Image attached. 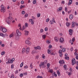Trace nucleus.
Masks as SVG:
<instances>
[{"label":"nucleus","instance_id":"obj_1","mask_svg":"<svg viewBox=\"0 0 78 78\" xmlns=\"http://www.w3.org/2000/svg\"><path fill=\"white\" fill-rule=\"evenodd\" d=\"M12 15V13H9V16L6 19V22L9 25L11 23V20H13V18L11 16Z\"/></svg>","mask_w":78,"mask_h":78},{"label":"nucleus","instance_id":"obj_2","mask_svg":"<svg viewBox=\"0 0 78 78\" xmlns=\"http://www.w3.org/2000/svg\"><path fill=\"white\" fill-rule=\"evenodd\" d=\"M75 59L73 58L71 61L72 62V64L73 66H74L75 64H76L77 66H78V62L76 61V62H75Z\"/></svg>","mask_w":78,"mask_h":78},{"label":"nucleus","instance_id":"obj_3","mask_svg":"<svg viewBox=\"0 0 78 78\" xmlns=\"http://www.w3.org/2000/svg\"><path fill=\"white\" fill-rule=\"evenodd\" d=\"M16 34H15V36L17 37L18 36L17 35L19 36H21L22 34H21V32L19 31V30H16Z\"/></svg>","mask_w":78,"mask_h":78},{"label":"nucleus","instance_id":"obj_4","mask_svg":"<svg viewBox=\"0 0 78 78\" xmlns=\"http://www.w3.org/2000/svg\"><path fill=\"white\" fill-rule=\"evenodd\" d=\"M42 66L43 68H44V67H45V65L44 62H41V63L39 64V66L40 68H41V67H42Z\"/></svg>","mask_w":78,"mask_h":78},{"label":"nucleus","instance_id":"obj_5","mask_svg":"<svg viewBox=\"0 0 78 78\" xmlns=\"http://www.w3.org/2000/svg\"><path fill=\"white\" fill-rule=\"evenodd\" d=\"M69 34L71 35V36H72V34H73V29H70L69 30Z\"/></svg>","mask_w":78,"mask_h":78},{"label":"nucleus","instance_id":"obj_6","mask_svg":"<svg viewBox=\"0 0 78 78\" xmlns=\"http://www.w3.org/2000/svg\"><path fill=\"white\" fill-rule=\"evenodd\" d=\"M67 54H65V56H66V57L65 58V59H66L67 60H69V57L67 56Z\"/></svg>","mask_w":78,"mask_h":78},{"label":"nucleus","instance_id":"obj_7","mask_svg":"<svg viewBox=\"0 0 78 78\" xmlns=\"http://www.w3.org/2000/svg\"><path fill=\"white\" fill-rule=\"evenodd\" d=\"M58 53L59 54L60 57H62V50H60L59 51Z\"/></svg>","mask_w":78,"mask_h":78},{"label":"nucleus","instance_id":"obj_8","mask_svg":"<svg viewBox=\"0 0 78 78\" xmlns=\"http://www.w3.org/2000/svg\"><path fill=\"white\" fill-rule=\"evenodd\" d=\"M24 31L25 32V33L24 34L26 36H27L28 35L29 32H28V31H27V30H25Z\"/></svg>","mask_w":78,"mask_h":78},{"label":"nucleus","instance_id":"obj_9","mask_svg":"<svg viewBox=\"0 0 78 78\" xmlns=\"http://www.w3.org/2000/svg\"><path fill=\"white\" fill-rule=\"evenodd\" d=\"M25 43L27 44H28L29 45H31V42H30V41L27 40L25 41Z\"/></svg>","mask_w":78,"mask_h":78},{"label":"nucleus","instance_id":"obj_10","mask_svg":"<svg viewBox=\"0 0 78 78\" xmlns=\"http://www.w3.org/2000/svg\"><path fill=\"white\" fill-rule=\"evenodd\" d=\"M2 31L3 33H6L7 31V30L5 28H3L2 29Z\"/></svg>","mask_w":78,"mask_h":78},{"label":"nucleus","instance_id":"obj_11","mask_svg":"<svg viewBox=\"0 0 78 78\" xmlns=\"http://www.w3.org/2000/svg\"><path fill=\"white\" fill-rule=\"evenodd\" d=\"M60 42H61L62 43L64 41V39L62 38H60Z\"/></svg>","mask_w":78,"mask_h":78},{"label":"nucleus","instance_id":"obj_12","mask_svg":"<svg viewBox=\"0 0 78 78\" xmlns=\"http://www.w3.org/2000/svg\"><path fill=\"white\" fill-rule=\"evenodd\" d=\"M59 64H64V60H60L59 61Z\"/></svg>","mask_w":78,"mask_h":78},{"label":"nucleus","instance_id":"obj_13","mask_svg":"<svg viewBox=\"0 0 78 78\" xmlns=\"http://www.w3.org/2000/svg\"><path fill=\"white\" fill-rule=\"evenodd\" d=\"M72 4V0H69V3L68 4V5L69 6L70 5H71Z\"/></svg>","mask_w":78,"mask_h":78},{"label":"nucleus","instance_id":"obj_14","mask_svg":"<svg viewBox=\"0 0 78 78\" xmlns=\"http://www.w3.org/2000/svg\"><path fill=\"white\" fill-rule=\"evenodd\" d=\"M30 51V48H28L26 49V52L27 53H28V52Z\"/></svg>","mask_w":78,"mask_h":78},{"label":"nucleus","instance_id":"obj_15","mask_svg":"<svg viewBox=\"0 0 78 78\" xmlns=\"http://www.w3.org/2000/svg\"><path fill=\"white\" fill-rule=\"evenodd\" d=\"M1 12H3H3H5V9L4 8H1Z\"/></svg>","mask_w":78,"mask_h":78},{"label":"nucleus","instance_id":"obj_16","mask_svg":"<svg viewBox=\"0 0 78 78\" xmlns=\"http://www.w3.org/2000/svg\"><path fill=\"white\" fill-rule=\"evenodd\" d=\"M15 59L14 58H12L11 60H10V63L12 64L13 62V61H14Z\"/></svg>","mask_w":78,"mask_h":78},{"label":"nucleus","instance_id":"obj_17","mask_svg":"<svg viewBox=\"0 0 78 78\" xmlns=\"http://www.w3.org/2000/svg\"><path fill=\"white\" fill-rule=\"evenodd\" d=\"M58 11H61L62 10V7H59L58 8Z\"/></svg>","mask_w":78,"mask_h":78},{"label":"nucleus","instance_id":"obj_18","mask_svg":"<svg viewBox=\"0 0 78 78\" xmlns=\"http://www.w3.org/2000/svg\"><path fill=\"white\" fill-rule=\"evenodd\" d=\"M71 23H70L67 22L66 24L67 27H69Z\"/></svg>","mask_w":78,"mask_h":78},{"label":"nucleus","instance_id":"obj_19","mask_svg":"<svg viewBox=\"0 0 78 78\" xmlns=\"http://www.w3.org/2000/svg\"><path fill=\"white\" fill-rule=\"evenodd\" d=\"M56 42H58V38H57L56 37H55L54 38Z\"/></svg>","mask_w":78,"mask_h":78},{"label":"nucleus","instance_id":"obj_20","mask_svg":"<svg viewBox=\"0 0 78 78\" xmlns=\"http://www.w3.org/2000/svg\"><path fill=\"white\" fill-rule=\"evenodd\" d=\"M0 36H2V37H5V34L2 33H0Z\"/></svg>","mask_w":78,"mask_h":78},{"label":"nucleus","instance_id":"obj_21","mask_svg":"<svg viewBox=\"0 0 78 78\" xmlns=\"http://www.w3.org/2000/svg\"><path fill=\"white\" fill-rule=\"evenodd\" d=\"M75 25V22H73L72 23V27H74Z\"/></svg>","mask_w":78,"mask_h":78},{"label":"nucleus","instance_id":"obj_22","mask_svg":"<svg viewBox=\"0 0 78 78\" xmlns=\"http://www.w3.org/2000/svg\"><path fill=\"white\" fill-rule=\"evenodd\" d=\"M57 74H58V76H60V75H61L60 74V72L59 71V70H57Z\"/></svg>","mask_w":78,"mask_h":78},{"label":"nucleus","instance_id":"obj_23","mask_svg":"<svg viewBox=\"0 0 78 78\" xmlns=\"http://www.w3.org/2000/svg\"><path fill=\"white\" fill-rule=\"evenodd\" d=\"M37 51L35 50H33L32 51V54H33V53H37Z\"/></svg>","mask_w":78,"mask_h":78},{"label":"nucleus","instance_id":"obj_24","mask_svg":"<svg viewBox=\"0 0 78 78\" xmlns=\"http://www.w3.org/2000/svg\"><path fill=\"white\" fill-rule=\"evenodd\" d=\"M42 37L43 39H45L46 37V35L45 34L43 35L42 36Z\"/></svg>","mask_w":78,"mask_h":78},{"label":"nucleus","instance_id":"obj_25","mask_svg":"<svg viewBox=\"0 0 78 78\" xmlns=\"http://www.w3.org/2000/svg\"><path fill=\"white\" fill-rule=\"evenodd\" d=\"M69 18L70 19H73V15H69Z\"/></svg>","mask_w":78,"mask_h":78},{"label":"nucleus","instance_id":"obj_26","mask_svg":"<svg viewBox=\"0 0 78 78\" xmlns=\"http://www.w3.org/2000/svg\"><path fill=\"white\" fill-rule=\"evenodd\" d=\"M25 49L24 48H23L22 50V53H25Z\"/></svg>","mask_w":78,"mask_h":78},{"label":"nucleus","instance_id":"obj_27","mask_svg":"<svg viewBox=\"0 0 78 78\" xmlns=\"http://www.w3.org/2000/svg\"><path fill=\"white\" fill-rule=\"evenodd\" d=\"M25 5H21V7H20V9H22V8H25Z\"/></svg>","mask_w":78,"mask_h":78},{"label":"nucleus","instance_id":"obj_28","mask_svg":"<svg viewBox=\"0 0 78 78\" xmlns=\"http://www.w3.org/2000/svg\"><path fill=\"white\" fill-rule=\"evenodd\" d=\"M14 37V35L13 34H12L9 35V37L11 38V37Z\"/></svg>","mask_w":78,"mask_h":78},{"label":"nucleus","instance_id":"obj_29","mask_svg":"<svg viewBox=\"0 0 78 78\" xmlns=\"http://www.w3.org/2000/svg\"><path fill=\"white\" fill-rule=\"evenodd\" d=\"M9 61H10V59L9 58L8 59V61L6 62V63L7 64H9V63H10V62H9Z\"/></svg>","mask_w":78,"mask_h":78},{"label":"nucleus","instance_id":"obj_30","mask_svg":"<svg viewBox=\"0 0 78 78\" xmlns=\"http://www.w3.org/2000/svg\"><path fill=\"white\" fill-rule=\"evenodd\" d=\"M5 54V52L3 51L1 52V55H4Z\"/></svg>","mask_w":78,"mask_h":78},{"label":"nucleus","instance_id":"obj_31","mask_svg":"<svg viewBox=\"0 0 78 78\" xmlns=\"http://www.w3.org/2000/svg\"><path fill=\"white\" fill-rule=\"evenodd\" d=\"M48 54H50L51 53V51H50V50L48 49Z\"/></svg>","mask_w":78,"mask_h":78},{"label":"nucleus","instance_id":"obj_32","mask_svg":"<svg viewBox=\"0 0 78 78\" xmlns=\"http://www.w3.org/2000/svg\"><path fill=\"white\" fill-rule=\"evenodd\" d=\"M23 66V62H22L20 65V67H22Z\"/></svg>","mask_w":78,"mask_h":78},{"label":"nucleus","instance_id":"obj_33","mask_svg":"<svg viewBox=\"0 0 78 78\" xmlns=\"http://www.w3.org/2000/svg\"><path fill=\"white\" fill-rule=\"evenodd\" d=\"M63 67L65 69V70H66V69L67 68V66L66 65H64Z\"/></svg>","mask_w":78,"mask_h":78},{"label":"nucleus","instance_id":"obj_34","mask_svg":"<svg viewBox=\"0 0 78 78\" xmlns=\"http://www.w3.org/2000/svg\"><path fill=\"white\" fill-rule=\"evenodd\" d=\"M36 0H34L33 1V3L34 4H36Z\"/></svg>","mask_w":78,"mask_h":78},{"label":"nucleus","instance_id":"obj_35","mask_svg":"<svg viewBox=\"0 0 78 78\" xmlns=\"http://www.w3.org/2000/svg\"><path fill=\"white\" fill-rule=\"evenodd\" d=\"M25 25L26 27H28V24L27 23H25Z\"/></svg>","mask_w":78,"mask_h":78},{"label":"nucleus","instance_id":"obj_36","mask_svg":"<svg viewBox=\"0 0 78 78\" xmlns=\"http://www.w3.org/2000/svg\"><path fill=\"white\" fill-rule=\"evenodd\" d=\"M49 72H50V73H53V70L52 69H50L49 70Z\"/></svg>","mask_w":78,"mask_h":78},{"label":"nucleus","instance_id":"obj_37","mask_svg":"<svg viewBox=\"0 0 78 78\" xmlns=\"http://www.w3.org/2000/svg\"><path fill=\"white\" fill-rule=\"evenodd\" d=\"M37 47V49L38 50H41V48L39 46H38Z\"/></svg>","mask_w":78,"mask_h":78},{"label":"nucleus","instance_id":"obj_38","mask_svg":"<svg viewBox=\"0 0 78 78\" xmlns=\"http://www.w3.org/2000/svg\"><path fill=\"white\" fill-rule=\"evenodd\" d=\"M25 29V26H23L22 27V31L24 30Z\"/></svg>","mask_w":78,"mask_h":78},{"label":"nucleus","instance_id":"obj_39","mask_svg":"<svg viewBox=\"0 0 78 78\" xmlns=\"http://www.w3.org/2000/svg\"><path fill=\"white\" fill-rule=\"evenodd\" d=\"M28 14L27 13L26 14L25 16V18H26V17H28Z\"/></svg>","mask_w":78,"mask_h":78},{"label":"nucleus","instance_id":"obj_40","mask_svg":"<svg viewBox=\"0 0 78 78\" xmlns=\"http://www.w3.org/2000/svg\"><path fill=\"white\" fill-rule=\"evenodd\" d=\"M50 24H51V25H52L53 23L52 20H50Z\"/></svg>","mask_w":78,"mask_h":78},{"label":"nucleus","instance_id":"obj_41","mask_svg":"<svg viewBox=\"0 0 78 78\" xmlns=\"http://www.w3.org/2000/svg\"><path fill=\"white\" fill-rule=\"evenodd\" d=\"M44 30L43 29H41V30L40 32H41V33H43V32H44Z\"/></svg>","mask_w":78,"mask_h":78},{"label":"nucleus","instance_id":"obj_42","mask_svg":"<svg viewBox=\"0 0 78 78\" xmlns=\"http://www.w3.org/2000/svg\"><path fill=\"white\" fill-rule=\"evenodd\" d=\"M65 11H66V12H67V7H65Z\"/></svg>","mask_w":78,"mask_h":78},{"label":"nucleus","instance_id":"obj_43","mask_svg":"<svg viewBox=\"0 0 78 78\" xmlns=\"http://www.w3.org/2000/svg\"><path fill=\"white\" fill-rule=\"evenodd\" d=\"M37 17H39L40 16H41V14H40V13H38L37 14Z\"/></svg>","mask_w":78,"mask_h":78},{"label":"nucleus","instance_id":"obj_44","mask_svg":"<svg viewBox=\"0 0 78 78\" xmlns=\"http://www.w3.org/2000/svg\"><path fill=\"white\" fill-rule=\"evenodd\" d=\"M23 74L22 73H21L20 75V77H22L23 76Z\"/></svg>","mask_w":78,"mask_h":78},{"label":"nucleus","instance_id":"obj_45","mask_svg":"<svg viewBox=\"0 0 78 78\" xmlns=\"http://www.w3.org/2000/svg\"><path fill=\"white\" fill-rule=\"evenodd\" d=\"M30 67H31V69H32V68H33V65L32 64V63H30Z\"/></svg>","mask_w":78,"mask_h":78},{"label":"nucleus","instance_id":"obj_46","mask_svg":"<svg viewBox=\"0 0 78 78\" xmlns=\"http://www.w3.org/2000/svg\"><path fill=\"white\" fill-rule=\"evenodd\" d=\"M48 48H52V46H51V45H50L49 46Z\"/></svg>","mask_w":78,"mask_h":78},{"label":"nucleus","instance_id":"obj_47","mask_svg":"<svg viewBox=\"0 0 78 78\" xmlns=\"http://www.w3.org/2000/svg\"><path fill=\"white\" fill-rule=\"evenodd\" d=\"M50 20L49 18H47L46 20V22H48V21Z\"/></svg>","mask_w":78,"mask_h":78},{"label":"nucleus","instance_id":"obj_48","mask_svg":"<svg viewBox=\"0 0 78 78\" xmlns=\"http://www.w3.org/2000/svg\"><path fill=\"white\" fill-rule=\"evenodd\" d=\"M42 57L43 59H45V56L43 54L42 55Z\"/></svg>","mask_w":78,"mask_h":78},{"label":"nucleus","instance_id":"obj_49","mask_svg":"<svg viewBox=\"0 0 78 78\" xmlns=\"http://www.w3.org/2000/svg\"><path fill=\"white\" fill-rule=\"evenodd\" d=\"M11 78H14V74H12L11 75V76L10 77Z\"/></svg>","mask_w":78,"mask_h":78},{"label":"nucleus","instance_id":"obj_50","mask_svg":"<svg viewBox=\"0 0 78 78\" xmlns=\"http://www.w3.org/2000/svg\"><path fill=\"white\" fill-rule=\"evenodd\" d=\"M74 54L75 55H76V56H78V54L76 53V52H75Z\"/></svg>","mask_w":78,"mask_h":78},{"label":"nucleus","instance_id":"obj_51","mask_svg":"<svg viewBox=\"0 0 78 78\" xmlns=\"http://www.w3.org/2000/svg\"><path fill=\"white\" fill-rule=\"evenodd\" d=\"M28 66L27 65H26L24 67V69H28Z\"/></svg>","mask_w":78,"mask_h":78},{"label":"nucleus","instance_id":"obj_52","mask_svg":"<svg viewBox=\"0 0 78 78\" xmlns=\"http://www.w3.org/2000/svg\"><path fill=\"white\" fill-rule=\"evenodd\" d=\"M70 50L71 51H73V47L71 48Z\"/></svg>","mask_w":78,"mask_h":78},{"label":"nucleus","instance_id":"obj_53","mask_svg":"<svg viewBox=\"0 0 78 78\" xmlns=\"http://www.w3.org/2000/svg\"><path fill=\"white\" fill-rule=\"evenodd\" d=\"M47 67H48V68L50 67V63H48L47 64Z\"/></svg>","mask_w":78,"mask_h":78},{"label":"nucleus","instance_id":"obj_54","mask_svg":"<svg viewBox=\"0 0 78 78\" xmlns=\"http://www.w3.org/2000/svg\"><path fill=\"white\" fill-rule=\"evenodd\" d=\"M65 48H63L62 49V52H64V51H65Z\"/></svg>","mask_w":78,"mask_h":78},{"label":"nucleus","instance_id":"obj_55","mask_svg":"<svg viewBox=\"0 0 78 78\" xmlns=\"http://www.w3.org/2000/svg\"><path fill=\"white\" fill-rule=\"evenodd\" d=\"M46 42L47 43H48V44H49V43H50V41H49V40L48 41V40H47L46 41Z\"/></svg>","mask_w":78,"mask_h":78},{"label":"nucleus","instance_id":"obj_56","mask_svg":"<svg viewBox=\"0 0 78 78\" xmlns=\"http://www.w3.org/2000/svg\"><path fill=\"white\" fill-rule=\"evenodd\" d=\"M22 14L23 15L24 14H25V11H22Z\"/></svg>","mask_w":78,"mask_h":78},{"label":"nucleus","instance_id":"obj_57","mask_svg":"<svg viewBox=\"0 0 78 78\" xmlns=\"http://www.w3.org/2000/svg\"><path fill=\"white\" fill-rule=\"evenodd\" d=\"M52 21L54 23H55V19H54V18H53Z\"/></svg>","mask_w":78,"mask_h":78},{"label":"nucleus","instance_id":"obj_58","mask_svg":"<svg viewBox=\"0 0 78 78\" xmlns=\"http://www.w3.org/2000/svg\"><path fill=\"white\" fill-rule=\"evenodd\" d=\"M23 75H27V73H23Z\"/></svg>","mask_w":78,"mask_h":78},{"label":"nucleus","instance_id":"obj_59","mask_svg":"<svg viewBox=\"0 0 78 78\" xmlns=\"http://www.w3.org/2000/svg\"><path fill=\"white\" fill-rule=\"evenodd\" d=\"M62 4H64L65 3V2H64V1H62Z\"/></svg>","mask_w":78,"mask_h":78},{"label":"nucleus","instance_id":"obj_60","mask_svg":"<svg viewBox=\"0 0 78 78\" xmlns=\"http://www.w3.org/2000/svg\"><path fill=\"white\" fill-rule=\"evenodd\" d=\"M29 22H32V21H34V20H33V19H30L29 20Z\"/></svg>","mask_w":78,"mask_h":78},{"label":"nucleus","instance_id":"obj_61","mask_svg":"<svg viewBox=\"0 0 78 78\" xmlns=\"http://www.w3.org/2000/svg\"><path fill=\"white\" fill-rule=\"evenodd\" d=\"M1 8H4V5H2L1 6Z\"/></svg>","mask_w":78,"mask_h":78},{"label":"nucleus","instance_id":"obj_62","mask_svg":"<svg viewBox=\"0 0 78 78\" xmlns=\"http://www.w3.org/2000/svg\"><path fill=\"white\" fill-rule=\"evenodd\" d=\"M47 30H48V28L47 27H46L45 29V31H47Z\"/></svg>","mask_w":78,"mask_h":78},{"label":"nucleus","instance_id":"obj_63","mask_svg":"<svg viewBox=\"0 0 78 78\" xmlns=\"http://www.w3.org/2000/svg\"><path fill=\"white\" fill-rule=\"evenodd\" d=\"M75 38L73 37V38H72V41L73 42H74L75 41Z\"/></svg>","mask_w":78,"mask_h":78},{"label":"nucleus","instance_id":"obj_64","mask_svg":"<svg viewBox=\"0 0 78 78\" xmlns=\"http://www.w3.org/2000/svg\"><path fill=\"white\" fill-rule=\"evenodd\" d=\"M11 69H13L14 68V65H12L11 66Z\"/></svg>","mask_w":78,"mask_h":78}]
</instances>
